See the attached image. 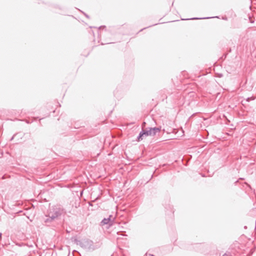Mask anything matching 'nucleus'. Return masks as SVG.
<instances>
[{
	"label": "nucleus",
	"instance_id": "9b49d317",
	"mask_svg": "<svg viewBox=\"0 0 256 256\" xmlns=\"http://www.w3.org/2000/svg\"><path fill=\"white\" fill-rule=\"evenodd\" d=\"M110 226V225H108H108H106V228H109V226Z\"/></svg>",
	"mask_w": 256,
	"mask_h": 256
},
{
	"label": "nucleus",
	"instance_id": "0eeeda50",
	"mask_svg": "<svg viewBox=\"0 0 256 256\" xmlns=\"http://www.w3.org/2000/svg\"><path fill=\"white\" fill-rule=\"evenodd\" d=\"M82 12L84 14V16H85L87 18H89V16H88L87 14H86V13H84V12Z\"/></svg>",
	"mask_w": 256,
	"mask_h": 256
},
{
	"label": "nucleus",
	"instance_id": "1a4fd4ad",
	"mask_svg": "<svg viewBox=\"0 0 256 256\" xmlns=\"http://www.w3.org/2000/svg\"><path fill=\"white\" fill-rule=\"evenodd\" d=\"M145 124H146V122H144L142 123V127L144 128V126H145Z\"/></svg>",
	"mask_w": 256,
	"mask_h": 256
},
{
	"label": "nucleus",
	"instance_id": "20e7f679",
	"mask_svg": "<svg viewBox=\"0 0 256 256\" xmlns=\"http://www.w3.org/2000/svg\"><path fill=\"white\" fill-rule=\"evenodd\" d=\"M115 219V218L112 215H110L108 218H104L102 220L100 224H112Z\"/></svg>",
	"mask_w": 256,
	"mask_h": 256
},
{
	"label": "nucleus",
	"instance_id": "2eb2a0df",
	"mask_svg": "<svg viewBox=\"0 0 256 256\" xmlns=\"http://www.w3.org/2000/svg\"><path fill=\"white\" fill-rule=\"evenodd\" d=\"M247 228L246 226H245L244 228Z\"/></svg>",
	"mask_w": 256,
	"mask_h": 256
},
{
	"label": "nucleus",
	"instance_id": "7ed1b4c3",
	"mask_svg": "<svg viewBox=\"0 0 256 256\" xmlns=\"http://www.w3.org/2000/svg\"><path fill=\"white\" fill-rule=\"evenodd\" d=\"M160 130V128H150L149 130H144L145 136H154L156 133L159 132Z\"/></svg>",
	"mask_w": 256,
	"mask_h": 256
},
{
	"label": "nucleus",
	"instance_id": "39448f33",
	"mask_svg": "<svg viewBox=\"0 0 256 256\" xmlns=\"http://www.w3.org/2000/svg\"><path fill=\"white\" fill-rule=\"evenodd\" d=\"M145 136L144 130H142L139 134V135L137 137V140L140 142L142 140V137Z\"/></svg>",
	"mask_w": 256,
	"mask_h": 256
},
{
	"label": "nucleus",
	"instance_id": "f257e3e1",
	"mask_svg": "<svg viewBox=\"0 0 256 256\" xmlns=\"http://www.w3.org/2000/svg\"><path fill=\"white\" fill-rule=\"evenodd\" d=\"M64 213V210L60 206H52L49 208L44 222L46 223L56 222Z\"/></svg>",
	"mask_w": 256,
	"mask_h": 256
},
{
	"label": "nucleus",
	"instance_id": "4468645a",
	"mask_svg": "<svg viewBox=\"0 0 256 256\" xmlns=\"http://www.w3.org/2000/svg\"><path fill=\"white\" fill-rule=\"evenodd\" d=\"M254 230H256V226L254 227Z\"/></svg>",
	"mask_w": 256,
	"mask_h": 256
},
{
	"label": "nucleus",
	"instance_id": "ddd939ff",
	"mask_svg": "<svg viewBox=\"0 0 256 256\" xmlns=\"http://www.w3.org/2000/svg\"><path fill=\"white\" fill-rule=\"evenodd\" d=\"M249 100H250V98H248L247 101H249Z\"/></svg>",
	"mask_w": 256,
	"mask_h": 256
},
{
	"label": "nucleus",
	"instance_id": "9d476101",
	"mask_svg": "<svg viewBox=\"0 0 256 256\" xmlns=\"http://www.w3.org/2000/svg\"><path fill=\"white\" fill-rule=\"evenodd\" d=\"M66 231L68 233H70V230H68V228H66Z\"/></svg>",
	"mask_w": 256,
	"mask_h": 256
},
{
	"label": "nucleus",
	"instance_id": "f8f14e48",
	"mask_svg": "<svg viewBox=\"0 0 256 256\" xmlns=\"http://www.w3.org/2000/svg\"><path fill=\"white\" fill-rule=\"evenodd\" d=\"M14 136L11 138L10 140H13Z\"/></svg>",
	"mask_w": 256,
	"mask_h": 256
},
{
	"label": "nucleus",
	"instance_id": "423d86ee",
	"mask_svg": "<svg viewBox=\"0 0 256 256\" xmlns=\"http://www.w3.org/2000/svg\"><path fill=\"white\" fill-rule=\"evenodd\" d=\"M210 17L208 18H186V19H182V20H201V19H206V18H210Z\"/></svg>",
	"mask_w": 256,
	"mask_h": 256
},
{
	"label": "nucleus",
	"instance_id": "f03ea898",
	"mask_svg": "<svg viewBox=\"0 0 256 256\" xmlns=\"http://www.w3.org/2000/svg\"><path fill=\"white\" fill-rule=\"evenodd\" d=\"M74 241L76 244L80 246L87 251H92L98 248V246L94 245L93 242L88 239H84L80 240L75 239Z\"/></svg>",
	"mask_w": 256,
	"mask_h": 256
},
{
	"label": "nucleus",
	"instance_id": "6e6552de",
	"mask_svg": "<svg viewBox=\"0 0 256 256\" xmlns=\"http://www.w3.org/2000/svg\"><path fill=\"white\" fill-rule=\"evenodd\" d=\"M222 256H230L228 254H223Z\"/></svg>",
	"mask_w": 256,
	"mask_h": 256
}]
</instances>
